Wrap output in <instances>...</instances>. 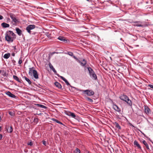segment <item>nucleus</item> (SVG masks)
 Returning <instances> with one entry per match:
<instances>
[{
	"instance_id": "nucleus-46",
	"label": "nucleus",
	"mask_w": 153,
	"mask_h": 153,
	"mask_svg": "<svg viewBox=\"0 0 153 153\" xmlns=\"http://www.w3.org/2000/svg\"><path fill=\"white\" fill-rule=\"evenodd\" d=\"M149 140L153 144V142L151 140L150 138H149Z\"/></svg>"
},
{
	"instance_id": "nucleus-38",
	"label": "nucleus",
	"mask_w": 153,
	"mask_h": 153,
	"mask_svg": "<svg viewBox=\"0 0 153 153\" xmlns=\"http://www.w3.org/2000/svg\"><path fill=\"white\" fill-rule=\"evenodd\" d=\"M38 118H35L34 120V121L35 122L37 123L38 122Z\"/></svg>"
},
{
	"instance_id": "nucleus-50",
	"label": "nucleus",
	"mask_w": 153,
	"mask_h": 153,
	"mask_svg": "<svg viewBox=\"0 0 153 153\" xmlns=\"http://www.w3.org/2000/svg\"><path fill=\"white\" fill-rule=\"evenodd\" d=\"M1 116H0V122L1 121Z\"/></svg>"
},
{
	"instance_id": "nucleus-27",
	"label": "nucleus",
	"mask_w": 153,
	"mask_h": 153,
	"mask_svg": "<svg viewBox=\"0 0 153 153\" xmlns=\"http://www.w3.org/2000/svg\"><path fill=\"white\" fill-rule=\"evenodd\" d=\"M115 126L117 128H118L119 129H121V127L118 123L115 122Z\"/></svg>"
},
{
	"instance_id": "nucleus-23",
	"label": "nucleus",
	"mask_w": 153,
	"mask_h": 153,
	"mask_svg": "<svg viewBox=\"0 0 153 153\" xmlns=\"http://www.w3.org/2000/svg\"><path fill=\"white\" fill-rule=\"evenodd\" d=\"M10 56V54L9 53L5 54L3 56V57L5 59H8Z\"/></svg>"
},
{
	"instance_id": "nucleus-53",
	"label": "nucleus",
	"mask_w": 153,
	"mask_h": 153,
	"mask_svg": "<svg viewBox=\"0 0 153 153\" xmlns=\"http://www.w3.org/2000/svg\"><path fill=\"white\" fill-rule=\"evenodd\" d=\"M1 127L0 126V131H1Z\"/></svg>"
},
{
	"instance_id": "nucleus-36",
	"label": "nucleus",
	"mask_w": 153,
	"mask_h": 153,
	"mask_svg": "<svg viewBox=\"0 0 153 153\" xmlns=\"http://www.w3.org/2000/svg\"><path fill=\"white\" fill-rule=\"evenodd\" d=\"M22 59L20 58L18 61V63L20 65L22 63Z\"/></svg>"
},
{
	"instance_id": "nucleus-43",
	"label": "nucleus",
	"mask_w": 153,
	"mask_h": 153,
	"mask_svg": "<svg viewBox=\"0 0 153 153\" xmlns=\"http://www.w3.org/2000/svg\"><path fill=\"white\" fill-rule=\"evenodd\" d=\"M3 16L1 15H0V20H1L3 19Z\"/></svg>"
},
{
	"instance_id": "nucleus-41",
	"label": "nucleus",
	"mask_w": 153,
	"mask_h": 153,
	"mask_svg": "<svg viewBox=\"0 0 153 153\" xmlns=\"http://www.w3.org/2000/svg\"><path fill=\"white\" fill-rule=\"evenodd\" d=\"M148 86L153 89V85L150 84L148 85Z\"/></svg>"
},
{
	"instance_id": "nucleus-28",
	"label": "nucleus",
	"mask_w": 153,
	"mask_h": 153,
	"mask_svg": "<svg viewBox=\"0 0 153 153\" xmlns=\"http://www.w3.org/2000/svg\"><path fill=\"white\" fill-rule=\"evenodd\" d=\"M69 116H71L72 117L74 118L76 117V115L75 114L72 112H70V114L68 115Z\"/></svg>"
},
{
	"instance_id": "nucleus-39",
	"label": "nucleus",
	"mask_w": 153,
	"mask_h": 153,
	"mask_svg": "<svg viewBox=\"0 0 153 153\" xmlns=\"http://www.w3.org/2000/svg\"><path fill=\"white\" fill-rule=\"evenodd\" d=\"M9 114L10 115H11V116H13V115H14V113L13 112H9Z\"/></svg>"
},
{
	"instance_id": "nucleus-51",
	"label": "nucleus",
	"mask_w": 153,
	"mask_h": 153,
	"mask_svg": "<svg viewBox=\"0 0 153 153\" xmlns=\"http://www.w3.org/2000/svg\"><path fill=\"white\" fill-rule=\"evenodd\" d=\"M1 70H0V74H1Z\"/></svg>"
},
{
	"instance_id": "nucleus-47",
	"label": "nucleus",
	"mask_w": 153,
	"mask_h": 153,
	"mask_svg": "<svg viewBox=\"0 0 153 153\" xmlns=\"http://www.w3.org/2000/svg\"><path fill=\"white\" fill-rule=\"evenodd\" d=\"M129 124H130V126H132L133 127H134V126L132 125V124H131V123H130Z\"/></svg>"
},
{
	"instance_id": "nucleus-9",
	"label": "nucleus",
	"mask_w": 153,
	"mask_h": 153,
	"mask_svg": "<svg viewBox=\"0 0 153 153\" xmlns=\"http://www.w3.org/2000/svg\"><path fill=\"white\" fill-rule=\"evenodd\" d=\"M36 70L35 69L34 67H32L29 68V71L28 74L31 76H32V74L34 73V71H36Z\"/></svg>"
},
{
	"instance_id": "nucleus-22",
	"label": "nucleus",
	"mask_w": 153,
	"mask_h": 153,
	"mask_svg": "<svg viewBox=\"0 0 153 153\" xmlns=\"http://www.w3.org/2000/svg\"><path fill=\"white\" fill-rule=\"evenodd\" d=\"M80 65H81L82 66H84L85 65L86 63V62L84 59H83L82 62H80Z\"/></svg>"
},
{
	"instance_id": "nucleus-1",
	"label": "nucleus",
	"mask_w": 153,
	"mask_h": 153,
	"mask_svg": "<svg viewBox=\"0 0 153 153\" xmlns=\"http://www.w3.org/2000/svg\"><path fill=\"white\" fill-rule=\"evenodd\" d=\"M16 38V35L12 31H7L5 34V39L9 42H12Z\"/></svg>"
},
{
	"instance_id": "nucleus-26",
	"label": "nucleus",
	"mask_w": 153,
	"mask_h": 153,
	"mask_svg": "<svg viewBox=\"0 0 153 153\" xmlns=\"http://www.w3.org/2000/svg\"><path fill=\"white\" fill-rule=\"evenodd\" d=\"M7 131L9 133H11L13 131V128L11 126H10L9 128H8L7 130Z\"/></svg>"
},
{
	"instance_id": "nucleus-5",
	"label": "nucleus",
	"mask_w": 153,
	"mask_h": 153,
	"mask_svg": "<svg viewBox=\"0 0 153 153\" xmlns=\"http://www.w3.org/2000/svg\"><path fill=\"white\" fill-rule=\"evenodd\" d=\"M10 16L12 20V22L14 23L13 25H15L18 22H19V20L18 18L14 14L10 13Z\"/></svg>"
},
{
	"instance_id": "nucleus-33",
	"label": "nucleus",
	"mask_w": 153,
	"mask_h": 153,
	"mask_svg": "<svg viewBox=\"0 0 153 153\" xmlns=\"http://www.w3.org/2000/svg\"><path fill=\"white\" fill-rule=\"evenodd\" d=\"M49 67L51 70H52V69H53L54 68V67L53 66L51 63H50L49 64Z\"/></svg>"
},
{
	"instance_id": "nucleus-3",
	"label": "nucleus",
	"mask_w": 153,
	"mask_h": 153,
	"mask_svg": "<svg viewBox=\"0 0 153 153\" xmlns=\"http://www.w3.org/2000/svg\"><path fill=\"white\" fill-rule=\"evenodd\" d=\"M74 89L77 91H82L84 94H86L88 96H91L94 94V92L91 90H82L76 88H74Z\"/></svg>"
},
{
	"instance_id": "nucleus-42",
	"label": "nucleus",
	"mask_w": 153,
	"mask_h": 153,
	"mask_svg": "<svg viewBox=\"0 0 153 153\" xmlns=\"http://www.w3.org/2000/svg\"><path fill=\"white\" fill-rule=\"evenodd\" d=\"M3 136L2 134H0V140H1L2 139V138Z\"/></svg>"
},
{
	"instance_id": "nucleus-40",
	"label": "nucleus",
	"mask_w": 153,
	"mask_h": 153,
	"mask_svg": "<svg viewBox=\"0 0 153 153\" xmlns=\"http://www.w3.org/2000/svg\"><path fill=\"white\" fill-rule=\"evenodd\" d=\"M27 144L28 145H30V146H32L33 145V143L31 141L30 143H28Z\"/></svg>"
},
{
	"instance_id": "nucleus-14",
	"label": "nucleus",
	"mask_w": 153,
	"mask_h": 153,
	"mask_svg": "<svg viewBox=\"0 0 153 153\" xmlns=\"http://www.w3.org/2000/svg\"><path fill=\"white\" fill-rule=\"evenodd\" d=\"M58 39L61 40L62 41L64 42H67V40L65 38L62 36H59L58 38Z\"/></svg>"
},
{
	"instance_id": "nucleus-29",
	"label": "nucleus",
	"mask_w": 153,
	"mask_h": 153,
	"mask_svg": "<svg viewBox=\"0 0 153 153\" xmlns=\"http://www.w3.org/2000/svg\"><path fill=\"white\" fill-rule=\"evenodd\" d=\"M65 53L71 56H73L74 54L72 52L70 51L68 52L67 53Z\"/></svg>"
},
{
	"instance_id": "nucleus-7",
	"label": "nucleus",
	"mask_w": 153,
	"mask_h": 153,
	"mask_svg": "<svg viewBox=\"0 0 153 153\" xmlns=\"http://www.w3.org/2000/svg\"><path fill=\"white\" fill-rule=\"evenodd\" d=\"M134 23L133 25L134 26L139 27H143V25H142V22L140 21H135L132 22Z\"/></svg>"
},
{
	"instance_id": "nucleus-31",
	"label": "nucleus",
	"mask_w": 153,
	"mask_h": 153,
	"mask_svg": "<svg viewBox=\"0 0 153 153\" xmlns=\"http://www.w3.org/2000/svg\"><path fill=\"white\" fill-rule=\"evenodd\" d=\"M75 153H80V151L79 149L76 148L75 149Z\"/></svg>"
},
{
	"instance_id": "nucleus-16",
	"label": "nucleus",
	"mask_w": 153,
	"mask_h": 153,
	"mask_svg": "<svg viewBox=\"0 0 153 153\" xmlns=\"http://www.w3.org/2000/svg\"><path fill=\"white\" fill-rule=\"evenodd\" d=\"M13 78L15 80L18 81V82L20 83H22L21 79H19L17 76L13 75Z\"/></svg>"
},
{
	"instance_id": "nucleus-19",
	"label": "nucleus",
	"mask_w": 153,
	"mask_h": 153,
	"mask_svg": "<svg viewBox=\"0 0 153 153\" xmlns=\"http://www.w3.org/2000/svg\"><path fill=\"white\" fill-rule=\"evenodd\" d=\"M54 84H55V86L56 87H58V88H60V89L61 88L62 86L58 82H55Z\"/></svg>"
},
{
	"instance_id": "nucleus-35",
	"label": "nucleus",
	"mask_w": 153,
	"mask_h": 153,
	"mask_svg": "<svg viewBox=\"0 0 153 153\" xmlns=\"http://www.w3.org/2000/svg\"><path fill=\"white\" fill-rule=\"evenodd\" d=\"M139 131H140V132L144 136L147 138H148V137L143 133L140 130Z\"/></svg>"
},
{
	"instance_id": "nucleus-20",
	"label": "nucleus",
	"mask_w": 153,
	"mask_h": 153,
	"mask_svg": "<svg viewBox=\"0 0 153 153\" xmlns=\"http://www.w3.org/2000/svg\"><path fill=\"white\" fill-rule=\"evenodd\" d=\"M143 143L144 144V145H145L147 149H150L148 144L145 140H143Z\"/></svg>"
},
{
	"instance_id": "nucleus-44",
	"label": "nucleus",
	"mask_w": 153,
	"mask_h": 153,
	"mask_svg": "<svg viewBox=\"0 0 153 153\" xmlns=\"http://www.w3.org/2000/svg\"><path fill=\"white\" fill-rule=\"evenodd\" d=\"M73 56L74 58L75 59H77L76 57L75 56H74L73 55V56Z\"/></svg>"
},
{
	"instance_id": "nucleus-37",
	"label": "nucleus",
	"mask_w": 153,
	"mask_h": 153,
	"mask_svg": "<svg viewBox=\"0 0 153 153\" xmlns=\"http://www.w3.org/2000/svg\"><path fill=\"white\" fill-rule=\"evenodd\" d=\"M42 143L45 146H46V145H47L46 142V141H45V140L42 141Z\"/></svg>"
},
{
	"instance_id": "nucleus-34",
	"label": "nucleus",
	"mask_w": 153,
	"mask_h": 153,
	"mask_svg": "<svg viewBox=\"0 0 153 153\" xmlns=\"http://www.w3.org/2000/svg\"><path fill=\"white\" fill-rule=\"evenodd\" d=\"M52 70L53 71V72L56 75V74H57V72L55 68H54L53 69H52Z\"/></svg>"
},
{
	"instance_id": "nucleus-49",
	"label": "nucleus",
	"mask_w": 153,
	"mask_h": 153,
	"mask_svg": "<svg viewBox=\"0 0 153 153\" xmlns=\"http://www.w3.org/2000/svg\"><path fill=\"white\" fill-rule=\"evenodd\" d=\"M3 76H6V73L5 72L4 73V74H3Z\"/></svg>"
},
{
	"instance_id": "nucleus-45",
	"label": "nucleus",
	"mask_w": 153,
	"mask_h": 153,
	"mask_svg": "<svg viewBox=\"0 0 153 153\" xmlns=\"http://www.w3.org/2000/svg\"><path fill=\"white\" fill-rule=\"evenodd\" d=\"M149 140L153 144V142L151 140L150 138H149Z\"/></svg>"
},
{
	"instance_id": "nucleus-11",
	"label": "nucleus",
	"mask_w": 153,
	"mask_h": 153,
	"mask_svg": "<svg viewBox=\"0 0 153 153\" xmlns=\"http://www.w3.org/2000/svg\"><path fill=\"white\" fill-rule=\"evenodd\" d=\"M6 94L9 97L12 98H15L16 96L13 94H12L9 91H7L6 93Z\"/></svg>"
},
{
	"instance_id": "nucleus-32",
	"label": "nucleus",
	"mask_w": 153,
	"mask_h": 153,
	"mask_svg": "<svg viewBox=\"0 0 153 153\" xmlns=\"http://www.w3.org/2000/svg\"><path fill=\"white\" fill-rule=\"evenodd\" d=\"M86 99L88 100L90 102H92L93 101L89 97H87Z\"/></svg>"
},
{
	"instance_id": "nucleus-24",
	"label": "nucleus",
	"mask_w": 153,
	"mask_h": 153,
	"mask_svg": "<svg viewBox=\"0 0 153 153\" xmlns=\"http://www.w3.org/2000/svg\"><path fill=\"white\" fill-rule=\"evenodd\" d=\"M36 105L39 107H40L41 108H44L45 109H46L47 108V107L46 106L42 105L36 104Z\"/></svg>"
},
{
	"instance_id": "nucleus-12",
	"label": "nucleus",
	"mask_w": 153,
	"mask_h": 153,
	"mask_svg": "<svg viewBox=\"0 0 153 153\" xmlns=\"http://www.w3.org/2000/svg\"><path fill=\"white\" fill-rule=\"evenodd\" d=\"M33 72L34 73L32 74V76H33L36 79H38L39 77L37 71H34Z\"/></svg>"
},
{
	"instance_id": "nucleus-21",
	"label": "nucleus",
	"mask_w": 153,
	"mask_h": 153,
	"mask_svg": "<svg viewBox=\"0 0 153 153\" xmlns=\"http://www.w3.org/2000/svg\"><path fill=\"white\" fill-rule=\"evenodd\" d=\"M52 120L54 121V122H56V123H58L59 124H61V125H64V124L62 123V122H61L59 121L58 120H56L55 118H52Z\"/></svg>"
},
{
	"instance_id": "nucleus-4",
	"label": "nucleus",
	"mask_w": 153,
	"mask_h": 153,
	"mask_svg": "<svg viewBox=\"0 0 153 153\" xmlns=\"http://www.w3.org/2000/svg\"><path fill=\"white\" fill-rule=\"evenodd\" d=\"M89 71L90 76L93 79L95 80L97 79V77L96 75L95 74L94 71L93 69L89 67L88 68Z\"/></svg>"
},
{
	"instance_id": "nucleus-2",
	"label": "nucleus",
	"mask_w": 153,
	"mask_h": 153,
	"mask_svg": "<svg viewBox=\"0 0 153 153\" xmlns=\"http://www.w3.org/2000/svg\"><path fill=\"white\" fill-rule=\"evenodd\" d=\"M119 98L121 100L126 102L128 105L130 106H132V102L126 95L124 94L121 95L120 96Z\"/></svg>"
},
{
	"instance_id": "nucleus-17",
	"label": "nucleus",
	"mask_w": 153,
	"mask_h": 153,
	"mask_svg": "<svg viewBox=\"0 0 153 153\" xmlns=\"http://www.w3.org/2000/svg\"><path fill=\"white\" fill-rule=\"evenodd\" d=\"M23 78L25 80L29 85H30L31 84L32 82L28 78L25 76H24Z\"/></svg>"
},
{
	"instance_id": "nucleus-30",
	"label": "nucleus",
	"mask_w": 153,
	"mask_h": 153,
	"mask_svg": "<svg viewBox=\"0 0 153 153\" xmlns=\"http://www.w3.org/2000/svg\"><path fill=\"white\" fill-rule=\"evenodd\" d=\"M66 84L67 85H69L70 87H71L72 88H73L74 89V88H76L75 87H73L72 86H71L70 84L69 83V82H68V81H67L66 82H65Z\"/></svg>"
},
{
	"instance_id": "nucleus-52",
	"label": "nucleus",
	"mask_w": 153,
	"mask_h": 153,
	"mask_svg": "<svg viewBox=\"0 0 153 153\" xmlns=\"http://www.w3.org/2000/svg\"><path fill=\"white\" fill-rule=\"evenodd\" d=\"M87 1H90L91 0H86Z\"/></svg>"
},
{
	"instance_id": "nucleus-18",
	"label": "nucleus",
	"mask_w": 153,
	"mask_h": 153,
	"mask_svg": "<svg viewBox=\"0 0 153 153\" xmlns=\"http://www.w3.org/2000/svg\"><path fill=\"white\" fill-rule=\"evenodd\" d=\"M1 25L4 28L8 27L10 26V25L9 24L5 22L2 23Z\"/></svg>"
},
{
	"instance_id": "nucleus-48",
	"label": "nucleus",
	"mask_w": 153,
	"mask_h": 153,
	"mask_svg": "<svg viewBox=\"0 0 153 153\" xmlns=\"http://www.w3.org/2000/svg\"><path fill=\"white\" fill-rule=\"evenodd\" d=\"M15 54L14 53H13L12 54V56H15Z\"/></svg>"
},
{
	"instance_id": "nucleus-13",
	"label": "nucleus",
	"mask_w": 153,
	"mask_h": 153,
	"mask_svg": "<svg viewBox=\"0 0 153 153\" xmlns=\"http://www.w3.org/2000/svg\"><path fill=\"white\" fill-rule=\"evenodd\" d=\"M134 144L135 146H136L138 148V149H141V146L137 140H135L134 141Z\"/></svg>"
},
{
	"instance_id": "nucleus-25",
	"label": "nucleus",
	"mask_w": 153,
	"mask_h": 153,
	"mask_svg": "<svg viewBox=\"0 0 153 153\" xmlns=\"http://www.w3.org/2000/svg\"><path fill=\"white\" fill-rule=\"evenodd\" d=\"M56 75H57V76L59 77H60L65 82L67 81L65 78L62 76H60L59 74H56Z\"/></svg>"
},
{
	"instance_id": "nucleus-15",
	"label": "nucleus",
	"mask_w": 153,
	"mask_h": 153,
	"mask_svg": "<svg viewBox=\"0 0 153 153\" xmlns=\"http://www.w3.org/2000/svg\"><path fill=\"white\" fill-rule=\"evenodd\" d=\"M16 33L19 36H21L22 35V32L21 30L18 28H16Z\"/></svg>"
},
{
	"instance_id": "nucleus-6",
	"label": "nucleus",
	"mask_w": 153,
	"mask_h": 153,
	"mask_svg": "<svg viewBox=\"0 0 153 153\" xmlns=\"http://www.w3.org/2000/svg\"><path fill=\"white\" fill-rule=\"evenodd\" d=\"M35 25H28L26 28L27 31L30 34H31V30L35 28Z\"/></svg>"
},
{
	"instance_id": "nucleus-10",
	"label": "nucleus",
	"mask_w": 153,
	"mask_h": 153,
	"mask_svg": "<svg viewBox=\"0 0 153 153\" xmlns=\"http://www.w3.org/2000/svg\"><path fill=\"white\" fill-rule=\"evenodd\" d=\"M144 111L146 114H149V112L150 111V110L148 106H144Z\"/></svg>"
},
{
	"instance_id": "nucleus-8",
	"label": "nucleus",
	"mask_w": 153,
	"mask_h": 153,
	"mask_svg": "<svg viewBox=\"0 0 153 153\" xmlns=\"http://www.w3.org/2000/svg\"><path fill=\"white\" fill-rule=\"evenodd\" d=\"M113 109L116 111L120 112L121 111V109L116 104L113 103Z\"/></svg>"
}]
</instances>
